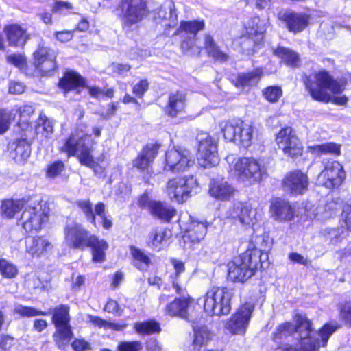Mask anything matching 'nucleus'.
I'll use <instances>...</instances> for the list:
<instances>
[{"label": "nucleus", "mask_w": 351, "mask_h": 351, "mask_svg": "<svg viewBox=\"0 0 351 351\" xmlns=\"http://www.w3.org/2000/svg\"><path fill=\"white\" fill-rule=\"evenodd\" d=\"M204 21H182L180 26V32L184 33V36L196 37L198 32L204 29Z\"/></svg>", "instance_id": "c03bdc74"}, {"label": "nucleus", "mask_w": 351, "mask_h": 351, "mask_svg": "<svg viewBox=\"0 0 351 351\" xmlns=\"http://www.w3.org/2000/svg\"><path fill=\"white\" fill-rule=\"evenodd\" d=\"M14 313L23 317H32L37 315H46L47 313L38 311L34 307L25 306L21 304H16Z\"/></svg>", "instance_id": "3c124183"}, {"label": "nucleus", "mask_w": 351, "mask_h": 351, "mask_svg": "<svg viewBox=\"0 0 351 351\" xmlns=\"http://www.w3.org/2000/svg\"><path fill=\"white\" fill-rule=\"evenodd\" d=\"M117 10L120 12L121 27L126 34L137 30L148 14L147 2L144 0H121Z\"/></svg>", "instance_id": "7ed1b4c3"}, {"label": "nucleus", "mask_w": 351, "mask_h": 351, "mask_svg": "<svg viewBox=\"0 0 351 351\" xmlns=\"http://www.w3.org/2000/svg\"><path fill=\"white\" fill-rule=\"evenodd\" d=\"M253 311L254 306L252 304L250 303L243 304L226 323V328L234 335L244 334Z\"/></svg>", "instance_id": "6ab92c4d"}, {"label": "nucleus", "mask_w": 351, "mask_h": 351, "mask_svg": "<svg viewBox=\"0 0 351 351\" xmlns=\"http://www.w3.org/2000/svg\"><path fill=\"white\" fill-rule=\"evenodd\" d=\"M130 252L132 257V263L139 270H146L151 264L150 258L141 249L130 246Z\"/></svg>", "instance_id": "4c0bfd02"}, {"label": "nucleus", "mask_w": 351, "mask_h": 351, "mask_svg": "<svg viewBox=\"0 0 351 351\" xmlns=\"http://www.w3.org/2000/svg\"><path fill=\"white\" fill-rule=\"evenodd\" d=\"M151 56V52L147 49H133L130 52L131 59L144 60Z\"/></svg>", "instance_id": "0e129e2a"}, {"label": "nucleus", "mask_w": 351, "mask_h": 351, "mask_svg": "<svg viewBox=\"0 0 351 351\" xmlns=\"http://www.w3.org/2000/svg\"><path fill=\"white\" fill-rule=\"evenodd\" d=\"M86 84V80L75 71H71L66 73L63 78L59 82L60 88L65 92L84 87Z\"/></svg>", "instance_id": "72a5a7b5"}, {"label": "nucleus", "mask_w": 351, "mask_h": 351, "mask_svg": "<svg viewBox=\"0 0 351 351\" xmlns=\"http://www.w3.org/2000/svg\"><path fill=\"white\" fill-rule=\"evenodd\" d=\"M186 95L181 90L172 92L169 95L165 113L171 117H176L182 113L186 106Z\"/></svg>", "instance_id": "393cba45"}, {"label": "nucleus", "mask_w": 351, "mask_h": 351, "mask_svg": "<svg viewBox=\"0 0 351 351\" xmlns=\"http://www.w3.org/2000/svg\"><path fill=\"white\" fill-rule=\"evenodd\" d=\"M311 152L315 154H331L339 155L341 153V145L335 143H326L322 145H315L309 147Z\"/></svg>", "instance_id": "49530a36"}, {"label": "nucleus", "mask_w": 351, "mask_h": 351, "mask_svg": "<svg viewBox=\"0 0 351 351\" xmlns=\"http://www.w3.org/2000/svg\"><path fill=\"white\" fill-rule=\"evenodd\" d=\"M199 142V156L201 165L206 167L217 165L219 162L217 144L206 133L199 134L197 136Z\"/></svg>", "instance_id": "dca6fc26"}, {"label": "nucleus", "mask_w": 351, "mask_h": 351, "mask_svg": "<svg viewBox=\"0 0 351 351\" xmlns=\"http://www.w3.org/2000/svg\"><path fill=\"white\" fill-rule=\"evenodd\" d=\"M341 220L346 228L351 231V200L343 206Z\"/></svg>", "instance_id": "680f3d73"}, {"label": "nucleus", "mask_w": 351, "mask_h": 351, "mask_svg": "<svg viewBox=\"0 0 351 351\" xmlns=\"http://www.w3.org/2000/svg\"><path fill=\"white\" fill-rule=\"evenodd\" d=\"M224 138L230 142H237L245 147L251 145L253 127L239 119L227 121L222 128Z\"/></svg>", "instance_id": "1a4fd4ad"}, {"label": "nucleus", "mask_w": 351, "mask_h": 351, "mask_svg": "<svg viewBox=\"0 0 351 351\" xmlns=\"http://www.w3.org/2000/svg\"><path fill=\"white\" fill-rule=\"evenodd\" d=\"M26 251L32 257L45 255L53 248V245L47 239L41 237H29L25 241Z\"/></svg>", "instance_id": "a878e982"}, {"label": "nucleus", "mask_w": 351, "mask_h": 351, "mask_svg": "<svg viewBox=\"0 0 351 351\" xmlns=\"http://www.w3.org/2000/svg\"><path fill=\"white\" fill-rule=\"evenodd\" d=\"M230 169L239 182L249 185L260 182L264 173L258 160L253 158H238Z\"/></svg>", "instance_id": "6e6552de"}, {"label": "nucleus", "mask_w": 351, "mask_h": 351, "mask_svg": "<svg viewBox=\"0 0 351 351\" xmlns=\"http://www.w3.org/2000/svg\"><path fill=\"white\" fill-rule=\"evenodd\" d=\"M278 18L286 23L289 32L298 33L303 31L308 24L309 17L302 13L286 11L278 14Z\"/></svg>", "instance_id": "b1692460"}, {"label": "nucleus", "mask_w": 351, "mask_h": 351, "mask_svg": "<svg viewBox=\"0 0 351 351\" xmlns=\"http://www.w3.org/2000/svg\"><path fill=\"white\" fill-rule=\"evenodd\" d=\"M48 214L49 208L45 203L40 202L27 207L23 212L20 221L26 232L37 231L48 221Z\"/></svg>", "instance_id": "f8f14e48"}, {"label": "nucleus", "mask_w": 351, "mask_h": 351, "mask_svg": "<svg viewBox=\"0 0 351 351\" xmlns=\"http://www.w3.org/2000/svg\"><path fill=\"white\" fill-rule=\"evenodd\" d=\"M204 48L209 56L216 61L226 62L228 60V55L223 52L210 34H205L204 36Z\"/></svg>", "instance_id": "f704fd0d"}, {"label": "nucleus", "mask_w": 351, "mask_h": 351, "mask_svg": "<svg viewBox=\"0 0 351 351\" xmlns=\"http://www.w3.org/2000/svg\"><path fill=\"white\" fill-rule=\"evenodd\" d=\"M210 339V334L207 327L194 328V339L190 346L191 351H201Z\"/></svg>", "instance_id": "e433bc0d"}, {"label": "nucleus", "mask_w": 351, "mask_h": 351, "mask_svg": "<svg viewBox=\"0 0 351 351\" xmlns=\"http://www.w3.org/2000/svg\"><path fill=\"white\" fill-rule=\"evenodd\" d=\"M149 82L147 80H141L139 82L135 84L132 88V93L136 97L142 98L145 93L148 90Z\"/></svg>", "instance_id": "e2e57ef3"}, {"label": "nucleus", "mask_w": 351, "mask_h": 351, "mask_svg": "<svg viewBox=\"0 0 351 351\" xmlns=\"http://www.w3.org/2000/svg\"><path fill=\"white\" fill-rule=\"evenodd\" d=\"M51 313L52 323L56 327V331L53 335V340L59 348L64 349L73 335L69 324V306L60 304L54 308Z\"/></svg>", "instance_id": "0eeeda50"}, {"label": "nucleus", "mask_w": 351, "mask_h": 351, "mask_svg": "<svg viewBox=\"0 0 351 351\" xmlns=\"http://www.w3.org/2000/svg\"><path fill=\"white\" fill-rule=\"evenodd\" d=\"M9 44L15 47H23L29 38L26 31L18 25H12L4 28Z\"/></svg>", "instance_id": "c756f323"}, {"label": "nucleus", "mask_w": 351, "mask_h": 351, "mask_svg": "<svg viewBox=\"0 0 351 351\" xmlns=\"http://www.w3.org/2000/svg\"><path fill=\"white\" fill-rule=\"evenodd\" d=\"M258 17H253L245 25V32L240 37L239 43L243 53L247 55L253 54L256 47L261 44L265 29L260 25Z\"/></svg>", "instance_id": "9b49d317"}, {"label": "nucleus", "mask_w": 351, "mask_h": 351, "mask_svg": "<svg viewBox=\"0 0 351 351\" xmlns=\"http://www.w3.org/2000/svg\"><path fill=\"white\" fill-rule=\"evenodd\" d=\"M197 188L198 183L193 176L178 177L168 181L166 192L171 200L183 203Z\"/></svg>", "instance_id": "9d476101"}, {"label": "nucleus", "mask_w": 351, "mask_h": 351, "mask_svg": "<svg viewBox=\"0 0 351 351\" xmlns=\"http://www.w3.org/2000/svg\"><path fill=\"white\" fill-rule=\"evenodd\" d=\"M234 187L224 178L212 179L208 186V194L218 201H228L234 197Z\"/></svg>", "instance_id": "5701e85b"}, {"label": "nucleus", "mask_w": 351, "mask_h": 351, "mask_svg": "<svg viewBox=\"0 0 351 351\" xmlns=\"http://www.w3.org/2000/svg\"><path fill=\"white\" fill-rule=\"evenodd\" d=\"M194 163L188 150L181 148L171 149L165 154L164 170L179 173L186 171Z\"/></svg>", "instance_id": "ddd939ff"}, {"label": "nucleus", "mask_w": 351, "mask_h": 351, "mask_svg": "<svg viewBox=\"0 0 351 351\" xmlns=\"http://www.w3.org/2000/svg\"><path fill=\"white\" fill-rule=\"evenodd\" d=\"M155 20L156 23H161L166 27L175 26L177 22V14L174 5L160 7L156 13Z\"/></svg>", "instance_id": "2f4dec72"}, {"label": "nucleus", "mask_w": 351, "mask_h": 351, "mask_svg": "<svg viewBox=\"0 0 351 351\" xmlns=\"http://www.w3.org/2000/svg\"><path fill=\"white\" fill-rule=\"evenodd\" d=\"M117 349L118 351H141L142 346L139 341H122Z\"/></svg>", "instance_id": "bf43d9fd"}, {"label": "nucleus", "mask_w": 351, "mask_h": 351, "mask_svg": "<svg viewBox=\"0 0 351 351\" xmlns=\"http://www.w3.org/2000/svg\"><path fill=\"white\" fill-rule=\"evenodd\" d=\"M186 291L182 293L181 297L176 298L165 307V313L171 317H178L183 319L192 321L189 313V310L193 303V299L186 294Z\"/></svg>", "instance_id": "412c9836"}, {"label": "nucleus", "mask_w": 351, "mask_h": 351, "mask_svg": "<svg viewBox=\"0 0 351 351\" xmlns=\"http://www.w3.org/2000/svg\"><path fill=\"white\" fill-rule=\"evenodd\" d=\"M279 149L287 156L295 158L302 153V145L295 131L291 127L282 128L276 135Z\"/></svg>", "instance_id": "2eb2a0df"}, {"label": "nucleus", "mask_w": 351, "mask_h": 351, "mask_svg": "<svg viewBox=\"0 0 351 351\" xmlns=\"http://www.w3.org/2000/svg\"><path fill=\"white\" fill-rule=\"evenodd\" d=\"M339 328V325L336 323H328L324 324L322 328L319 330L318 335L322 339V346H326L327 345L329 337Z\"/></svg>", "instance_id": "864d4df0"}, {"label": "nucleus", "mask_w": 351, "mask_h": 351, "mask_svg": "<svg viewBox=\"0 0 351 351\" xmlns=\"http://www.w3.org/2000/svg\"><path fill=\"white\" fill-rule=\"evenodd\" d=\"M17 110H12L10 111L6 110H0V134L5 132L10 124L15 117Z\"/></svg>", "instance_id": "603ef678"}, {"label": "nucleus", "mask_w": 351, "mask_h": 351, "mask_svg": "<svg viewBox=\"0 0 351 351\" xmlns=\"http://www.w3.org/2000/svg\"><path fill=\"white\" fill-rule=\"evenodd\" d=\"M207 232L206 223L192 221L186 230L183 239L184 242H191L193 243H199L204 239Z\"/></svg>", "instance_id": "c85d7f7f"}, {"label": "nucleus", "mask_w": 351, "mask_h": 351, "mask_svg": "<svg viewBox=\"0 0 351 351\" xmlns=\"http://www.w3.org/2000/svg\"><path fill=\"white\" fill-rule=\"evenodd\" d=\"M226 215L235 223L246 228L252 227L257 221L256 210L250 204L240 202L233 203L228 208Z\"/></svg>", "instance_id": "f3484780"}, {"label": "nucleus", "mask_w": 351, "mask_h": 351, "mask_svg": "<svg viewBox=\"0 0 351 351\" xmlns=\"http://www.w3.org/2000/svg\"><path fill=\"white\" fill-rule=\"evenodd\" d=\"M303 81L311 97L317 101L326 102L329 96L326 90L333 93H341L344 88L343 85L333 80L326 71H320L310 76H304Z\"/></svg>", "instance_id": "39448f33"}, {"label": "nucleus", "mask_w": 351, "mask_h": 351, "mask_svg": "<svg viewBox=\"0 0 351 351\" xmlns=\"http://www.w3.org/2000/svg\"><path fill=\"white\" fill-rule=\"evenodd\" d=\"M170 236L169 230L162 228H154L148 235L147 244L152 250L160 251L167 245Z\"/></svg>", "instance_id": "cd10ccee"}, {"label": "nucleus", "mask_w": 351, "mask_h": 351, "mask_svg": "<svg viewBox=\"0 0 351 351\" xmlns=\"http://www.w3.org/2000/svg\"><path fill=\"white\" fill-rule=\"evenodd\" d=\"M75 204L85 216L86 220L94 227H97V215L95 214V208L93 209V204L90 199H79L75 202Z\"/></svg>", "instance_id": "79ce46f5"}, {"label": "nucleus", "mask_w": 351, "mask_h": 351, "mask_svg": "<svg viewBox=\"0 0 351 351\" xmlns=\"http://www.w3.org/2000/svg\"><path fill=\"white\" fill-rule=\"evenodd\" d=\"M36 132L48 138L53 132L52 122L45 115L40 114L36 122Z\"/></svg>", "instance_id": "de8ad7c7"}, {"label": "nucleus", "mask_w": 351, "mask_h": 351, "mask_svg": "<svg viewBox=\"0 0 351 351\" xmlns=\"http://www.w3.org/2000/svg\"><path fill=\"white\" fill-rule=\"evenodd\" d=\"M15 158L19 161H25L30 156L31 147L25 139L19 140L15 147Z\"/></svg>", "instance_id": "8fccbe9b"}, {"label": "nucleus", "mask_w": 351, "mask_h": 351, "mask_svg": "<svg viewBox=\"0 0 351 351\" xmlns=\"http://www.w3.org/2000/svg\"><path fill=\"white\" fill-rule=\"evenodd\" d=\"M276 56L282 59V60L287 65L291 67H296L300 62V58L295 51L285 47H278L275 51Z\"/></svg>", "instance_id": "a19ab883"}, {"label": "nucleus", "mask_w": 351, "mask_h": 351, "mask_svg": "<svg viewBox=\"0 0 351 351\" xmlns=\"http://www.w3.org/2000/svg\"><path fill=\"white\" fill-rule=\"evenodd\" d=\"M95 214L102 220L103 228L106 230L110 229L112 226V222L106 215L105 204L102 202H99L95 204Z\"/></svg>", "instance_id": "4d7b16f0"}, {"label": "nucleus", "mask_w": 351, "mask_h": 351, "mask_svg": "<svg viewBox=\"0 0 351 351\" xmlns=\"http://www.w3.org/2000/svg\"><path fill=\"white\" fill-rule=\"evenodd\" d=\"M0 274L7 278H15L18 274L16 265L5 259L0 260Z\"/></svg>", "instance_id": "5fc2aeb1"}, {"label": "nucleus", "mask_w": 351, "mask_h": 351, "mask_svg": "<svg viewBox=\"0 0 351 351\" xmlns=\"http://www.w3.org/2000/svg\"><path fill=\"white\" fill-rule=\"evenodd\" d=\"M271 211L276 219L281 221H290L293 217L292 206L284 199H275L271 206Z\"/></svg>", "instance_id": "7c9ffc66"}, {"label": "nucleus", "mask_w": 351, "mask_h": 351, "mask_svg": "<svg viewBox=\"0 0 351 351\" xmlns=\"http://www.w3.org/2000/svg\"><path fill=\"white\" fill-rule=\"evenodd\" d=\"M289 258L294 263H298L304 266L308 265L311 261L297 252H291L289 254Z\"/></svg>", "instance_id": "69168bd1"}, {"label": "nucleus", "mask_w": 351, "mask_h": 351, "mask_svg": "<svg viewBox=\"0 0 351 351\" xmlns=\"http://www.w3.org/2000/svg\"><path fill=\"white\" fill-rule=\"evenodd\" d=\"M159 147L160 145L156 143L146 145L133 160V167L140 170L147 169L157 156Z\"/></svg>", "instance_id": "bb28decb"}, {"label": "nucleus", "mask_w": 351, "mask_h": 351, "mask_svg": "<svg viewBox=\"0 0 351 351\" xmlns=\"http://www.w3.org/2000/svg\"><path fill=\"white\" fill-rule=\"evenodd\" d=\"M295 324L285 322L279 325L273 333V340L277 343L286 337L293 335L294 338L299 341V350L293 346H285L278 348L274 351H319L320 342L314 337L315 332L312 328L311 322L302 314H296L294 317Z\"/></svg>", "instance_id": "f257e3e1"}, {"label": "nucleus", "mask_w": 351, "mask_h": 351, "mask_svg": "<svg viewBox=\"0 0 351 351\" xmlns=\"http://www.w3.org/2000/svg\"><path fill=\"white\" fill-rule=\"evenodd\" d=\"M340 315L346 322L351 323V302L343 305L340 310Z\"/></svg>", "instance_id": "774afa93"}, {"label": "nucleus", "mask_w": 351, "mask_h": 351, "mask_svg": "<svg viewBox=\"0 0 351 351\" xmlns=\"http://www.w3.org/2000/svg\"><path fill=\"white\" fill-rule=\"evenodd\" d=\"M23 202L21 200L5 199L2 201L1 213L6 218H13L23 208Z\"/></svg>", "instance_id": "ea45409f"}, {"label": "nucleus", "mask_w": 351, "mask_h": 351, "mask_svg": "<svg viewBox=\"0 0 351 351\" xmlns=\"http://www.w3.org/2000/svg\"><path fill=\"white\" fill-rule=\"evenodd\" d=\"M184 39L181 42L180 48L184 54L194 56H199L201 53V48L196 44V37L184 36Z\"/></svg>", "instance_id": "a18cd8bd"}, {"label": "nucleus", "mask_w": 351, "mask_h": 351, "mask_svg": "<svg viewBox=\"0 0 351 351\" xmlns=\"http://www.w3.org/2000/svg\"><path fill=\"white\" fill-rule=\"evenodd\" d=\"M50 52L49 49L40 45L34 53V64L43 76L49 75L56 67V57Z\"/></svg>", "instance_id": "4be33fe9"}, {"label": "nucleus", "mask_w": 351, "mask_h": 351, "mask_svg": "<svg viewBox=\"0 0 351 351\" xmlns=\"http://www.w3.org/2000/svg\"><path fill=\"white\" fill-rule=\"evenodd\" d=\"M64 231L66 244L73 249L84 250L95 239L94 234L78 223L66 224Z\"/></svg>", "instance_id": "4468645a"}, {"label": "nucleus", "mask_w": 351, "mask_h": 351, "mask_svg": "<svg viewBox=\"0 0 351 351\" xmlns=\"http://www.w3.org/2000/svg\"><path fill=\"white\" fill-rule=\"evenodd\" d=\"M176 213V209L167 203L156 201L151 204L150 213L165 221H170Z\"/></svg>", "instance_id": "473e14b6"}, {"label": "nucleus", "mask_w": 351, "mask_h": 351, "mask_svg": "<svg viewBox=\"0 0 351 351\" xmlns=\"http://www.w3.org/2000/svg\"><path fill=\"white\" fill-rule=\"evenodd\" d=\"M346 177L342 165L337 161L326 162L324 169L320 173L319 179L324 186L328 189H333L339 186Z\"/></svg>", "instance_id": "a211bd4d"}, {"label": "nucleus", "mask_w": 351, "mask_h": 351, "mask_svg": "<svg viewBox=\"0 0 351 351\" xmlns=\"http://www.w3.org/2000/svg\"><path fill=\"white\" fill-rule=\"evenodd\" d=\"M263 75L261 69H256L250 72L242 73L238 75L237 82L241 86H252L258 84Z\"/></svg>", "instance_id": "58836bf2"}, {"label": "nucleus", "mask_w": 351, "mask_h": 351, "mask_svg": "<svg viewBox=\"0 0 351 351\" xmlns=\"http://www.w3.org/2000/svg\"><path fill=\"white\" fill-rule=\"evenodd\" d=\"M232 295L230 289L213 287L203 297L205 313L210 316L228 315L231 311Z\"/></svg>", "instance_id": "423d86ee"}, {"label": "nucleus", "mask_w": 351, "mask_h": 351, "mask_svg": "<svg viewBox=\"0 0 351 351\" xmlns=\"http://www.w3.org/2000/svg\"><path fill=\"white\" fill-rule=\"evenodd\" d=\"M171 263L175 269V274L171 276L173 287L176 289L177 294L184 293L186 291V288L180 285L178 278L180 274L183 273L185 270L184 264L183 262L175 258L171 259Z\"/></svg>", "instance_id": "37998d69"}, {"label": "nucleus", "mask_w": 351, "mask_h": 351, "mask_svg": "<svg viewBox=\"0 0 351 351\" xmlns=\"http://www.w3.org/2000/svg\"><path fill=\"white\" fill-rule=\"evenodd\" d=\"M134 328L141 335H150L160 332L161 330L160 324L153 320L136 323Z\"/></svg>", "instance_id": "09e8293b"}, {"label": "nucleus", "mask_w": 351, "mask_h": 351, "mask_svg": "<svg viewBox=\"0 0 351 351\" xmlns=\"http://www.w3.org/2000/svg\"><path fill=\"white\" fill-rule=\"evenodd\" d=\"M53 11L62 14H66L73 10L71 3L62 1H56L53 6Z\"/></svg>", "instance_id": "052dcab7"}, {"label": "nucleus", "mask_w": 351, "mask_h": 351, "mask_svg": "<svg viewBox=\"0 0 351 351\" xmlns=\"http://www.w3.org/2000/svg\"><path fill=\"white\" fill-rule=\"evenodd\" d=\"M74 31L64 30L60 32H56L54 34L56 39L62 43H65L71 40L73 37Z\"/></svg>", "instance_id": "338daca9"}, {"label": "nucleus", "mask_w": 351, "mask_h": 351, "mask_svg": "<svg viewBox=\"0 0 351 351\" xmlns=\"http://www.w3.org/2000/svg\"><path fill=\"white\" fill-rule=\"evenodd\" d=\"M90 135L73 134L65 142L62 150L68 154L69 156H77L82 165L93 169L97 176L104 175L105 168L96 162L90 154L91 150L86 145V141H88Z\"/></svg>", "instance_id": "20e7f679"}, {"label": "nucleus", "mask_w": 351, "mask_h": 351, "mask_svg": "<svg viewBox=\"0 0 351 351\" xmlns=\"http://www.w3.org/2000/svg\"><path fill=\"white\" fill-rule=\"evenodd\" d=\"M64 169V164L61 160H57L50 164L47 170V176L55 178Z\"/></svg>", "instance_id": "13d9d810"}, {"label": "nucleus", "mask_w": 351, "mask_h": 351, "mask_svg": "<svg viewBox=\"0 0 351 351\" xmlns=\"http://www.w3.org/2000/svg\"><path fill=\"white\" fill-rule=\"evenodd\" d=\"M263 94L266 100L271 103H276L282 95V90L280 86H268L263 90Z\"/></svg>", "instance_id": "6e6d98bb"}, {"label": "nucleus", "mask_w": 351, "mask_h": 351, "mask_svg": "<svg viewBox=\"0 0 351 351\" xmlns=\"http://www.w3.org/2000/svg\"><path fill=\"white\" fill-rule=\"evenodd\" d=\"M261 251L247 250L228 263V278L233 282H243L254 274L258 265L262 266Z\"/></svg>", "instance_id": "f03ea898"}, {"label": "nucleus", "mask_w": 351, "mask_h": 351, "mask_svg": "<svg viewBox=\"0 0 351 351\" xmlns=\"http://www.w3.org/2000/svg\"><path fill=\"white\" fill-rule=\"evenodd\" d=\"M92 250V260L95 263H103L106 259L105 252L108 248V243L104 239H99L95 235V239L88 245Z\"/></svg>", "instance_id": "c9c22d12"}, {"label": "nucleus", "mask_w": 351, "mask_h": 351, "mask_svg": "<svg viewBox=\"0 0 351 351\" xmlns=\"http://www.w3.org/2000/svg\"><path fill=\"white\" fill-rule=\"evenodd\" d=\"M282 184L286 191L293 195H302L308 190L309 180L306 173L295 170L287 174Z\"/></svg>", "instance_id": "aec40b11"}]
</instances>
